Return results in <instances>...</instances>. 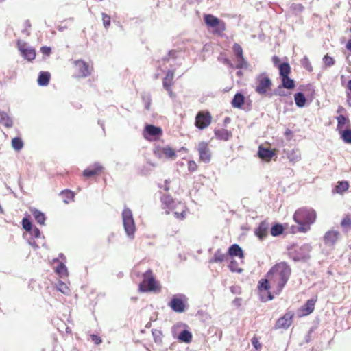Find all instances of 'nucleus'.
Returning a JSON list of instances; mask_svg holds the SVG:
<instances>
[{"mask_svg": "<svg viewBox=\"0 0 351 351\" xmlns=\"http://www.w3.org/2000/svg\"><path fill=\"white\" fill-rule=\"evenodd\" d=\"M12 146L15 150L19 151L23 147V142L20 138L15 137L12 141Z\"/></svg>", "mask_w": 351, "mask_h": 351, "instance_id": "obj_40", "label": "nucleus"}, {"mask_svg": "<svg viewBox=\"0 0 351 351\" xmlns=\"http://www.w3.org/2000/svg\"><path fill=\"white\" fill-rule=\"evenodd\" d=\"M40 51L43 54L49 56L51 53V49L49 47H42L40 48Z\"/></svg>", "mask_w": 351, "mask_h": 351, "instance_id": "obj_55", "label": "nucleus"}, {"mask_svg": "<svg viewBox=\"0 0 351 351\" xmlns=\"http://www.w3.org/2000/svg\"><path fill=\"white\" fill-rule=\"evenodd\" d=\"M315 301L313 300H308L304 306H302L300 311H302V315H307L314 311Z\"/></svg>", "mask_w": 351, "mask_h": 351, "instance_id": "obj_23", "label": "nucleus"}, {"mask_svg": "<svg viewBox=\"0 0 351 351\" xmlns=\"http://www.w3.org/2000/svg\"><path fill=\"white\" fill-rule=\"evenodd\" d=\"M347 88L351 91V79L348 82Z\"/></svg>", "mask_w": 351, "mask_h": 351, "instance_id": "obj_64", "label": "nucleus"}, {"mask_svg": "<svg viewBox=\"0 0 351 351\" xmlns=\"http://www.w3.org/2000/svg\"><path fill=\"white\" fill-rule=\"evenodd\" d=\"M274 94L276 95L280 96H285L287 95V93L285 91L282 89L281 86H278L274 91Z\"/></svg>", "mask_w": 351, "mask_h": 351, "instance_id": "obj_53", "label": "nucleus"}, {"mask_svg": "<svg viewBox=\"0 0 351 351\" xmlns=\"http://www.w3.org/2000/svg\"><path fill=\"white\" fill-rule=\"evenodd\" d=\"M160 288L158 286L154 278L152 276V271L147 270L143 274V279L140 283L138 290L141 292L156 291H159Z\"/></svg>", "mask_w": 351, "mask_h": 351, "instance_id": "obj_4", "label": "nucleus"}, {"mask_svg": "<svg viewBox=\"0 0 351 351\" xmlns=\"http://www.w3.org/2000/svg\"><path fill=\"white\" fill-rule=\"evenodd\" d=\"M162 209L166 214L170 213V210H174L178 202H175L169 195H163L161 197Z\"/></svg>", "mask_w": 351, "mask_h": 351, "instance_id": "obj_16", "label": "nucleus"}, {"mask_svg": "<svg viewBox=\"0 0 351 351\" xmlns=\"http://www.w3.org/2000/svg\"><path fill=\"white\" fill-rule=\"evenodd\" d=\"M341 138L346 143L351 144V130H345L339 132Z\"/></svg>", "mask_w": 351, "mask_h": 351, "instance_id": "obj_39", "label": "nucleus"}, {"mask_svg": "<svg viewBox=\"0 0 351 351\" xmlns=\"http://www.w3.org/2000/svg\"><path fill=\"white\" fill-rule=\"evenodd\" d=\"M78 77H86L91 74V67L84 60H78L74 62Z\"/></svg>", "mask_w": 351, "mask_h": 351, "instance_id": "obj_13", "label": "nucleus"}, {"mask_svg": "<svg viewBox=\"0 0 351 351\" xmlns=\"http://www.w3.org/2000/svg\"><path fill=\"white\" fill-rule=\"evenodd\" d=\"M178 339L182 342L189 343L191 341L192 335L189 330H184L180 332Z\"/></svg>", "mask_w": 351, "mask_h": 351, "instance_id": "obj_33", "label": "nucleus"}, {"mask_svg": "<svg viewBox=\"0 0 351 351\" xmlns=\"http://www.w3.org/2000/svg\"><path fill=\"white\" fill-rule=\"evenodd\" d=\"M174 77V71L173 70L168 71L165 77L163 80V86H171Z\"/></svg>", "mask_w": 351, "mask_h": 351, "instance_id": "obj_35", "label": "nucleus"}, {"mask_svg": "<svg viewBox=\"0 0 351 351\" xmlns=\"http://www.w3.org/2000/svg\"><path fill=\"white\" fill-rule=\"evenodd\" d=\"M287 158L291 162H296L301 158L300 153L298 150H291L287 154Z\"/></svg>", "mask_w": 351, "mask_h": 351, "instance_id": "obj_34", "label": "nucleus"}, {"mask_svg": "<svg viewBox=\"0 0 351 351\" xmlns=\"http://www.w3.org/2000/svg\"><path fill=\"white\" fill-rule=\"evenodd\" d=\"M154 155L158 158H167L174 160L176 157V152L169 146L160 147L157 146L154 149Z\"/></svg>", "mask_w": 351, "mask_h": 351, "instance_id": "obj_10", "label": "nucleus"}, {"mask_svg": "<svg viewBox=\"0 0 351 351\" xmlns=\"http://www.w3.org/2000/svg\"><path fill=\"white\" fill-rule=\"evenodd\" d=\"M282 78V87L292 89L295 86V83L293 80L289 77V76L283 77Z\"/></svg>", "mask_w": 351, "mask_h": 351, "instance_id": "obj_36", "label": "nucleus"}, {"mask_svg": "<svg viewBox=\"0 0 351 351\" xmlns=\"http://www.w3.org/2000/svg\"><path fill=\"white\" fill-rule=\"evenodd\" d=\"M143 99L145 101V108L147 110H149V106H150V103H151V99L149 96L147 97H145V96H143Z\"/></svg>", "mask_w": 351, "mask_h": 351, "instance_id": "obj_57", "label": "nucleus"}, {"mask_svg": "<svg viewBox=\"0 0 351 351\" xmlns=\"http://www.w3.org/2000/svg\"><path fill=\"white\" fill-rule=\"evenodd\" d=\"M231 104L233 107L240 108L244 104V96L241 93H237Z\"/></svg>", "mask_w": 351, "mask_h": 351, "instance_id": "obj_28", "label": "nucleus"}, {"mask_svg": "<svg viewBox=\"0 0 351 351\" xmlns=\"http://www.w3.org/2000/svg\"><path fill=\"white\" fill-rule=\"evenodd\" d=\"M293 219L299 225V230L305 232L310 229V226L315 222L316 213L312 208H302L295 211Z\"/></svg>", "mask_w": 351, "mask_h": 351, "instance_id": "obj_2", "label": "nucleus"}, {"mask_svg": "<svg viewBox=\"0 0 351 351\" xmlns=\"http://www.w3.org/2000/svg\"><path fill=\"white\" fill-rule=\"evenodd\" d=\"M204 22L208 26L215 28V32L218 34L226 29L225 23L212 14H205Z\"/></svg>", "mask_w": 351, "mask_h": 351, "instance_id": "obj_9", "label": "nucleus"}, {"mask_svg": "<svg viewBox=\"0 0 351 351\" xmlns=\"http://www.w3.org/2000/svg\"><path fill=\"white\" fill-rule=\"evenodd\" d=\"M188 298L182 293L175 294L169 302V306L176 313H183L186 310Z\"/></svg>", "mask_w": 351, "mask_h": 351, "instance_id": "obj_5", "label": "nucleus"}, {"mask_svg": "<svg viewBox=\"0 0 351 351\" xmlns=\"http://www.w3.org/2000/svg\"><path fill=\"white\" fill-rule=\"evenodd\" d=\"M123 226L127 237L130 239L134 238V234L136 228L132 210L128 208H125L121 214Z\"/></svg>", "mask_w": 351, "mask_h": 351, "instance_id": "obj_3", "label": "nucleus"}, {"mask_svg": "<svg viewBox=\"0 0 351 351\" xmlns=\"http://www.w3.org/2000/svg\"><path fill=\"white\" fill-rule=\"evenodd\" d=\"M269 225L266 221H262L258 227L255 230L254 233L256 236L260 239L263 240L268 235Z\"/></svg>", "mask_w": 351, "mask_h": 351, "instance_id": "obj_18", "label": "nucleus"}, {"mask_svg": "<svg viewBox=\"0 0 351 351\" xmlns=\"http://www.w3.org/2000/svg\"><path fill=\"white\" fill-rule=\"evenodd\" d=\"M228 258V254H223L220 249H218L214 254L213 257L209 263H222Z\"/></svg>", "mask_w": 351, "mask_h": 351, "instance_id": "obj_24", "label": "nucleus"}, {"mask_svg": "<svg viewBox=\"0 0 351 351\" xmlns=\"http://www.w3.org/2000/svg\"><path fill=\"white\" fill-rule=\"evenodd\" d=\"M28 243L29 245L33 247L34 249H38L39 247V243H38L34 238L28 239Z\"/></svg>", "mask_w": 351, "mask_h": 351, "instance_id": "obj_54", "label": "nucleus"}, {"mask_svg": "<svg viewBox=\"0 0 351 351\" xmlns=\"http://www.w3.org/2000/svg\"><path fill=\"white\" fill-rule=\"evenodd\" d=\"M56 272L60 276H66L68 275L67 268L64 263H60L56 269Z\"/></svg>", "mask_w": 351, "mask_h": 351, "instance_id": "obj_38", "label": "nucleus"}, {"mask_svg": "<svg viewBox=\"0 0 351 351\" xmlns=\"http://www.w3.org/2000/svg\"><path fill=\"white\" fill-rule=\"evenodd\" d=\"M340 237V233L337 230H329L324 236V242L328 246H333Z\"/></svg>", "mask_w": 351, "mask_h": 351, "instance_id": "obj_15", "label": "nucleus"}, {"mask_svg": "<svg viewBox=\"0 0 351 351\" xmlns=\"http://www.w3.org/2000/svg\"><path fill=\"white\" fill-rule=\"evenodd\" d=\"M199 155V160L204 163H208L211 160V151L208 147V143L201 141L197 147Z\"/></svg>", "mask_w": 351, "mask_h": 351, "instance_id": "obj_12", "label": "nucleus"}, {"mask_svg": "<svg viewBox=\"0 0 351 351\" xmlns=\"http://www.w3.org/2000/svg\"><path fill=\"white\" fill-rule=\"evenodd\" d=\"M232 49L236 57L243 56V49L239 44L234 43Z\"/></svg>", "mask_w": 351, "mask_h": 351, "instance_id": "obj_47", "label": "nucleus"}, {"mask_svg": "<svg viewBox=\"0 0 351 351\" xmlns=\"http://www.w3.org/2000/svg\"><path fill=\"white\" fill-rule=\"evenodd\" d=\"M337 129L339 132L343 130V128L346 125H349L350 120L348 117H346L344 115L340 114L339 116L337 117Z\"/></svg>", "mask_w": 351, "mask_h": 351, "instance_id": "obj_27", "label": "nucleus"}, {"mask_svg": "<svg viewBox=\"0 0 351 351\" xmlns=\"http://www.w3.org/2000/svg\"><path fill=\"white\" fill-rule=\"evenodd\" d=\"M301 64L302 65V66L306 69V70H308V71H313V67L310 63V61L308 60V58L306 57V56H304L302 60H301Z\"/></svg>", "mask_w": 351, "mask_h": 351, "instance_id": "obj_43", "label": "nucleus"}, {"mask_svg": "<svg viewBox=\"0 0 351 351\" xmlns=\"http://www.w3.org/2000/svg\"><path fill=\"white\" fill-rule=\"evenodd\" d=\"M341 226L343 232H348L351 230V217L350 215L345 216L341 221Z\"/></svg>", "mask_w": 351, "mask_h": 351, "instance_id": "obj_31", "label": "nucleus"}, {"mask_svg": "<svg viewBox=\"0 0 351 351\" xmlns=\"http://www.w3.org/2000/svg\"><path fill=\"white\" fill-rule=\"evenodd\" d=\"M162 134V129L153 125H146L143 132V137L148 141L156 140Z\"/></svg>", "mask_w": 351, "mask_h": 351, "instance_id": "obj_11", "label": "nucleus"}, {"mask_svg": "<svg viewBox=\"0 0 351 351\" xmlns=\"http://www.w3.org/2000/svg\"><path fill=\"white\" fill-rule=\"evenodd\" d=\"M324 63L326 66H332L335 64L333 58L328 55H326L323 58Z\"/></svg>", "mask_w": 351, "mask_h": 351, "instance_id": "obj_49", "label": "nucleus"}, {"mask_svg": "<svg viewBox=\"0 0 351 351\" xmlns=\"http://www.w3.org/2000/svg\"><path fill=\"white\" fill-rule=\"evenodd\" d=\"M23 228L27 232L31 230L32 228V222L27 218H23L22 220Z\"/></svg>", "mask_w": 351, "mask_h": 351, "instance_id": "obj_46", "label": "nucleus"}, {"mask_svg": "<svg viewBox=\"0 0 351 351\" xmlns=\"http://www.w3.org/2000/svg\"><path fill=\"white\" fill-rule=\"evenodd\" d=\"M17 47L21 52V56L28 61H32L36 58V51L34 48L28 45L25 42L18 40Z\"/></svg>", "mask_w": 351, "mask_h": 351, "instance_id": "obj_7", "label": "nucleus"}, {"mask_svg": "<svg viewBox=\"0 0 351 351\" xmlns=\"http://www.w3.org/2000/svg\"><path fill=\"white\" fill-rule=\"evenodd\" d=\"M212 121V116L208 111H199L195 117V125L199 130L208 128Z\"/></svg>", "mask_w": 351, "mask_h": 351, "instance_id": "obj_8", "label": "nucleus"}, {"mask_svg": "<svg viewBox=\"0 0 351 351\" xmlns=\"http://www.w3.org/2000/svg\"><path fill=\"white\" fill-rule=\"evenodd\" d=\"M223 63L226 64H228L229 65L230 67H233V64L231 63V62L227 59V58H224L223 60Z\"/></svg>", "mask_w": 351, "mask_h": 351, "instance_id": "obj_62", "label": "nucleus"}, {"mask_svg": "<svg viewBox=\"0 0 351 351\" xmlns=\"http://www.w3.org/2000/svg\"><path fill=\"white\" fill-rule=\"evenodd\" d=\"M291 274V268L285 262L275 265L267 273L269 280L276 285V293L281 292Z\"/></svg>", "mask_w": 351, "mask_h": 351, "instance_id": "obj_1", "label": "nucleus"}, {"mask_svg": "<svg viewBox=\"0 0 351 351\" xmlns=\"http://www.w3.org/2000/svg\"><path fill=\"white\" fill-rule=\"evenodd\" d=\"M90 337H91V340H92V341H93L95 344H97V345L100 344V343H101V341H101V339L99 336H97V335H92L90 336Z\"/></svg>", "mask_w": 351, "mask_h": 351, "instance_id": "obj_56", "label": "nucleus"}, {"mask_svg": "<svg viewBox=\"0 0 351 351\" xmlns=\"http://www.w3.org/2000/svg\"><path fill=\"white\" fill-rule=\"evenodd\" d=\"M61 193L65 195L68 199H73L74 197V194L70 191H62Z\"/></svg>", "mask_w": 351, "mask_h": 351, "instance_id": "obj_59", "label": "nucleus"}, {"mask_svg": "<svg viewBox=\"0 0 351 351\" xmlns=\"http://www.w3.org/2000/svg\"><path fill=\"white\" fill-rule=\"evenodd\" d=\"M283 232V227L280 224H276L271 228V234L274 237H277L281 234Z\"/></svg>", "mask_w": 351, "mask_h": 351, "instance_id": "obj_41", "label": "nucleus"}, {"mask_svg": "<svg viewBox=\"0 0 351 351\" xmlns=\"http://www.w3.org/2000/svg\"><path fill=\"white\" fill-rule=\"evenodd\" d=\"M258 288L260 289L267 290L269 288V280L267 279H261L259 281Z\"/></svg>", "mask_w": 351, "mask_h": 351, "instance_id": "obj_50", "label": "nucleus"}, {"mask_svg": "<svg viewBox=\"0 0 351 351\" xmlns=\"http://www.w3.org/2000/svg\"><path fill=\"white\" fill-rule=\"evenodd\" d=\"M31 234L30 238L34 239H40L41 238V232L39 229L36 227L33 228L31 230L29 231Z\"/></svg>", "mask_w": 351, "mask_h": 351, "instance_id": "obj_45", "label": "nucleus"}, {"mask_svg": "<svg viewBox=\"0 0 351 351\" xmlns=\"http://www.w3.org/2000/svg\"><path fill=\"white\" fill-rule=\"evenodd\" d=\"M237 58V64H236V68L237 69H246L247 68V62L243 58V56L236 57Z\"/></svg>", "mask_w": 351, "mask_h": 351, "instance_id": "obj_42", "label": "nucleus"}, {"mask_svg": "<svg viewBox=\"0 0 351 351\" xmlns=\"http://www.w3.org/2000/svg\"><path fill=\"white\" fill-rule=\"evenodd\" d=\"M271 86V80L265 73L259 75L256 78V92L259 95H265Z\"/></svg>", "mask_w": 351, "mask_h": 351, "instance_id": "obj_6", "label": "nucleus"}, {"mask_svg": "<svg viewBox=\"0 0 351 351\" xmlns=\"http://www.w3.org/2000/svg\"><path fill=\"white\" fill-rule=\"evenodd\" d=\"M293 313L292 312H287L286 313L284 316L279 318L274 326L275 329H287L291 324H292V319L293 317Z\"/></svg>", "mask_w": 351, "mask_h": 351, "instance_id": "obj_14", "label": "nucleus"}, {"mask_svg": "<svg viewBox=\"0 0 351 351\" xmlns=\"http://www.w3.org/2000/svg\"><path fill=\"white\" fill-rule=\"evenodd\" d=\"M102 21H103V25L106 29H108L109 26L110 25V17L109 15H108L106 13H102Z\"/></svg>", "mask_w": 351, "mask_h": 351, "instance_id": "obj_48", "label": "nucleus"}, {"mask_svg": "<svg viewBox=\"0 0 351 351\" xmlns=\"http://www.w3.org/2000/svg\"><path fill=\"white\" fill-rule=\"evenodd\" d=\"M272 62H273L274 66H278L279 63H280V58L278 56H274L272 58Z\"/></svg>", "mask_w": 351, "mask_h": 351, "instance_id": "obj_60", "label": "nucleus"}, {"mask_svg": "<svg viewBox=\"0 0 351 351\" xmlns=\"http://www.w3.org/2000/svg\"><path fill=\"white\" fill-rule=\"evenodd\" d=\"M295 104L299 108H302L305 106L306 99L304 95L302 93H297L294 95Z\"/></svg>", "mask_w": 351, "mask_h": 351, "instance_id": "obj_32", "label": "nucleus"}, {"mask_svg": "<svg viewBox=\"0 0 351 351\" xmlns=\"http://www.w3.org/2000/svg\"><path fill=\"white\" fill-rule=\"evenodd\" d=\"M349 188L348 182L346 181H341L337 183V185L335 187V192L339 194L343 193L346 191H347Z\"/></svg>", "mask_w": 351, "mask_h": 351, "instance_id": "obj_37", "label": "nucleus"}, {"mask_svg": "<svg viewBox=\"0 0 351 351\" xmlns=\"http://www.w3.org/2000/svg\"><path fill=\"white\" fill-rule=\"evenodd\" d=\"M51 75L47 71H41L38 77V84L41 86H47L50 80Z\"/></svg>", "mask_w": 351, "mask_h": 351, "instance_id": "obj_25", "label": "nucleus"}, {"mask_svg": "<svg viewBox=\"0 0 351 351\" xmlns=\"http://www.w3.org/2000/svg\"><path fill=\"white\" fill-rule=\"evenodd\" d=\"M0 123L6 128H11L13 125L12 118L7 112L1 111Z\"/></svg>", "mask_w": 351, "mask_h": 351, "instance_id": "obj_22", "label": "nucleus"}, {"mask_svg": "<svg viewBox=\"0 0 351 351\" xmlns=\"http://www.w3.org/2000/svg\"><path fill=\"white\" fill-rule=\"evenodd\" d=\"M258 156L266 161H269L275 155V152L268 148H265L263 146H259L258 151Z\"/></svg>", "mask_w": 351, "mask_h": 351, "instance_id": "obj_20", "label": "nucleus"}, {"mask_svg": "<svg viewBox=\"0 0 351 351\" xmlns=\"http://www.w3.org/2000/svg\"><path fill=\"white\" fill-rule=\"evenodd\" d=\"M165 89L169 93V95L170 97L171 98H173L175 95L174 93L172 92L171 89V86H168V87H164Z\"/></svg>", "mask_w": 351, "mask_h": 351, "instance_id": "obj_61", "label": "nucleus"}, {"mask_svg": "<svg viewBox=\"0 0 351 351\" xmlns=\"http://www.w3.org/2000/svg\"><path fill=\"white\" fill-rule=\"evenodd\" d=\"M31 211L37 223L40 225H45L46 218L44 213L35 208L32 209Z\"/></svg>", "mask_w": 351, "mask_h": 351, "instance_id": "obj_29", "label": "nucleus"}, {"mask_svg": "<svg viewBox=\"0 0 351 351\" xmlns=\"http://www.w3.org/2000/svg\"><path fill=\"white\" fill-rule=\"evenodd\" d=\"M228 254L232 256L243 257V250L237 244H233L229 247Z\"/></svg>", "mask_w": 351, "mask_h": 351, "instance_id": "obj_26", "label": "nucleus"}, {"mask_svg": "<svg viewBox=\"0 0 351 351\" xmlns=\"http://www.w3.org/2000/svg\"><path fill=\"white\" fill-rule=\"evenodd\" d=\"M176 208L174 210H170V213L173 212L174 217L179 219H183L186 217V206L181 202H178Z\"/></svg>", "mask_w": 351, "mask_h": 351, "instance_id": "obj_19", "label": "nucleus"}, {"mask_svg": "<svg viewBox=\"0 0 351 351\" xmlns=\"http://www.w3.org/2000/svg\"><path fill=\"white\" fill-rule=\"evenodd\" d=\"M197 168V165L196 164V162L193 160H190L189 162H188V169H189V171H191V172H193L195 171Z\"/></svg>", "mask_w": 351, "mask_h": 351, "instance_id": "obj_52", "label": "nucleus"}, {"mask_svg": "<svg viewBox=\"0 0 351 351\" xmlns=\"http://www.w3.org/2000/svg\"><path fill=\"white\" fill-rule=\"evenodd\" d=\"M252 344L254 346V347L256 349L261 348V345H260V343L258 342V340L256 338H255V337L252 338Z\"/></svg>", "mask_w": 351, "mask_h": 351, "instance_id": "obj_58", "label": "nucleus"}, {"mask_svg": "<svg viewBox=\"0 0 351 351\" xmlns=\"http://www.w3.org/2000/svg\"><path fill=\"white\" fill-rule=\"evenodd\" d=\"M346 49L351 51V40H349L346 44Z\"/></svg>", "mask_w": 351, "mask_h": 351, "instance_id": "obj_63", "label": "nucleus"}, {"mask_svg": "<svg viewBox=\"0 0 351 351\" xmlns=\"http://www.w3.org/2000/svg\"><path fill=\"white\" fill-rule=\"evenodd\" d=\"M279 73L281 77L289 76L291 71L289 63L284 62L278 65Z\"/></svg>", "mask_w": 351, "mask_h": 351, "instance_id": "obj_30", "label": "nucleus"}, {"mask_svg": "<svg viewBox=\"0 0 351 351\" xmlns=\"http://www.w3.org/2000/svg\"><path fill=\"white\" fill-rule=\"evenodd\" d=\"M103 170V167L98 162L94 163L93 165L89 166L83 171V176L84 177H92L98 175Z\"/></svg>", "mask_w": 351, "mask_h": 351, "instance_id": "obj_17", "label": "nucleus"}, {"mask_svg": "<svg viewBox=\"0 0 351 351\" xmlns=\"http://www.w3.org/2000/svg\"><path fill=\"white\" fill-rule=\"evenodd\" d=\"M214 134L216 138L223 141H228L232 136V133L226 129L215 130Z\"/></svg>", "mask_w": 351, "mask_h": 351, "instance_id": "obj_21", "label": "nucleus"}, {"mask_svg": "<svg viewBox=\"0 0 351 351\" xmlns=\"http://www.w3.org/2000/svg\"><path fill=\"white\" fill-rule=\"evenodd\" d=\"M57 288H58V291H60V292H62V293L66 294V295L69 294V291H70L68 286L62 282H60L58 284Z\"/></svg>", "mask_w": 351, "mask_h": 351, "instance_id": "obj_44", "label": "nucleus"}, {"mask_svg": "<svg viewBox=\"0 0 351 351\" xmlns=\"http://www.w3.org/2000/svg\"><path fill=\"white\" fill-rule=\"evenodd\" d=\"M25 27L22 30V33L25 34L26 36H29L30 32L29 31V28L31 27V24L29 21H26L24 23Z\"/></svg>", "mask_w": 351, "mask_h": 351, "instance_id": "obj_51", "label": "nucleus"}]
</instances>
